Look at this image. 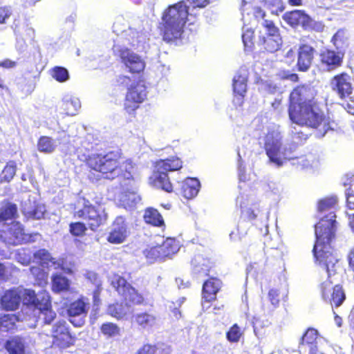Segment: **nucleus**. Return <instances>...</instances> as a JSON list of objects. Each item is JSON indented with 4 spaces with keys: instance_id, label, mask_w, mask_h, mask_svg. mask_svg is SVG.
<instances>
[{
    "instance_id": "f03ea898",
    "label": "nucleus",
    "mask_w": 354,
    "mask_h": 354,
    "mask_svg": "<svg viewBox=\"0 0 354 354\" xmlns=\"http://www.w3.org/2000/svg\"><path fill=\"white\" fill-rule=\"evenodd\" d=\"M84 163L95 180L133 179L134 164L131 159H124L120 150H112L103 154L88 155Z\"/></svg>"
},
{
    "instance_id": "39448f33",
    "label": "nucleus",
    "mask_w": 354,
    "mask_h": 354,
    "mask_svg": "<svg viewBox=\"0 0 354 354\" xmlns=\"http://www.w3.org/2000/svg\"><path fill=\"white\" fill-rule=\"evenodd\" d=\"M73 217L86 221V223L82 221H74L69 223V233L74 237L86 236L88 229L96 232L107 220V214L105 209L101 207L100 203H97L95 205L85 198H84L82 207L74 209Z\"/></svg>"
},
{
    "instance_id": "774afa93",
    "label": "nucleus",
    "mask_w": 354,
    "mask_h": 354,
    "mask_svg": "<svg viewBox=\"0 0 354 354\" xmlns=\"http://www.w3.org/2000/svg\"><path fill=\"white\" fill-rule=\"evenodd\" d=\"M285 8V6L283 3H281V5L277 8L276 10L272 11V14L274 15H278L279 13L283 12Z\"/></svg>"
},
{
    "instance_id": "9d476101",
    "label": "nucleus",
    "mask_w": 354,
    "mask_h": 354,
    "mask_svg": "<svg viewBox=\"0 0 354 354\" xmlns=\"http://www.w3.org/2000/svg\"><path fill=\"white\" fill-rule=\"evenodd\" d=\"M282 142L278 133L271 131L265 136L264 149L269 158V161L277 167L283 165V160L295 159L296 157L290 156L288 152L291 149L284 148L281 152Z\"/></svg>"
},
{
    "instance_id": "f257e3e1",
    "label": "nucleus",
    "mask_w": 354,
    "mask_h": 354,
    "mask_svg": "<svg viewBox=\"0 0 354 354\" xmlns=\"http://www.w3.org/2000/svg\"><path fill=\"white\" fill-rule=\"evenodd\" d=\"M288 113L293 124L315 129L322 136L333 129L334 121L323 110L316 91L310 86L300 84L291 91Z\"/></svg>"
},
{
    "instance_id": "c756f323",
    "label": "nucleus",
    "mask_w": 354,
    "mask_h": 354,
    "mask_svg": "<svg viewBox=\"0 0 354 354\" xmlns=\"http://www.w3.org/2000/svg\"><path fill=\"white\" fill-rule=\"evenodd\" d=\"M69 279L60 274L52 276L51 289L54 293H60L70 290Z\"/></svg>"
},
{
    "instance_id": "6e6552de",
    "label": "nucleus",
    "mask_w": 354,
    "mask_h": 354,
    "mask_svg": "<svg viewBox=\"0 0 354 354\" xmlns=\"http://www.w3.org/2000/svg\"><path fill=\"white\" fill-rule=\"evenodd\" d=\"M52 339L49 349L55 353H62L74 346L77 340L76 335L72 332L65 321H58L53 324L50 330Z\"/></svg>"
},
{
    "instance_id": "052dcab7",
    "label": "nucleus",
    "mask_w": 354,
    "mask_h": 354,
    "mask_svg": "<svg viewBox=\"0 0 354 354\" xmlns=\"http://www.w3.org/2000/svg\"><path fill=\"white\" fill-rule=\"evenodd\" d=\"M294 138L302 142L308 138V136L300 131L295 133Z\"/></svg>"
},
{
    "instance_id": "e433bc0d",
    "label": "nucleus",
    "mask_w": 354,
    "mask_h": 354,
    "mask_svg": "<svg viewBox=\"0 0 354 354\" xmlns=\"http://www.w3.org/2000/svg\"><path fill=\"white\" fill-rule=\"evenodd\" d=\"M33 261L37 263L44 266H48L50 263H55V259L46 249H39L33 253Z\"/></svg>"
},
{
    "instance_id": "a18cd8bd",
    "label": "nucleus",
    "mask_w": 354,
    "mask_h": 354,
    "mask_svg": "<svg viewBox=\"0 0 354 354\" xmlns=\"http://www.w3.org/2000/svg\"><path fill=\"white\" fill-rule=\"evenodd\" d=\"M287 295L286 292H281L279 288H271L268 292V297L270 303L274 307H277L281 300L287 297Z\"/></svg>"
},
{
    "instance_id": "49530a36",
    "label": "nucleus",
    "mask_w": 354,
    "mask_h": 354,
    "mask_svg": "<svg viewBox=\"0 0 354 354\" xmlns=\"http://www.w3.org/2000/svg\"><path fill=\"white\" fill-rule=\"evenodd\" d=\"M51 76L59 82H64L69 79L68 70L63 66H55L51 70Z\"/></svg>"
},
{
    "instance_id": "ea45409f",
    "label": "nucleus",
    "mask_w": 354,
    "mask_h": 354,
    "mask_svg": "<svg viewBox=\"0 0 354 354\" xmlns=\"http://www.w3.org/2000/svg\"><path fill=\"white\" fill-rule=\"evenodd\" d=\"M254 207H247L241 205V218L243 221L250 222L255 220L261 210L259 207H257L256 204L253 205Z\"/></svg>"
},
{
    "instance_id": "de8ad7c7",
    "label": "nucleus",
    "mask_w": 354,
    "mask_h": 354,
    "mask_svg": "<svg viewBox=\"0 0 354 354\" xmlns=\"http://www.w3.org/2000/svg\"><path fill=\"white\" fill-rule=\"evenodd\" d=\"M242 335L241 328L237 324H234L227 331L226 338L231 343H236L240 340Z\"/></svg>"
},
{
    "instance_id": "a878e982",
    "label": "nucleus",
    "mask_w": 354,
    "mask_h": 354,
    "mask_svg": "<svg viewBox=\"0 0 354 354\" xmlns=\"http://www.w3.org/2000/svg\"><path fill=\"white\" fill-rule=\"evenodd\" d=\"M156 321V317L148 312H141L131 317V324L139 328L146 329L152 327Z\"/></svg>"
},
{
    "instance_id": "79ce46f5",
    "label": "nucleus",
    "mask_w": 354,
    "mask_h": 354,
    "mask_svg": "<svg viewBox=\"0 0 354 354\" xmlns=\"http://www.w3.org/2000/svg\"><path fill=\"white\" fill-rule=\"evenodd\" d=\"M19 317L15 314H5L0 316V329L8 331L15 328Z\"/></svg>"
},
{
    "instance_id": "2eb2a0df",
    "label": "nucleus",
    "mask_w": 354,
    "mask_h": 354,
    "mask_svg": "<svg viewBox=\"0 0 354 354\" xmlns=\"http://www.w3.org/2000/svg\"><path fill=\"white\" fill-rule=\"evenodd\" d=\"M21 301L24 304V289L12 288L3 292L0 304L5 310L14 311L19 308Z\"/></svg>"
},
{
    "instance_id": "4be33fe9",
    "label": "nucleus",
    "mask_w": 354,
    "mask_h": 354,
    "mask_svg": "<svg viewBox=\"0 0 354 354\" xmlns=\"http://www.w3.org/2000/svg\"><path fill=\"white\" fill-rule=\"evenodd\" d=\"M150 183L158 189H160L167 193L173 192V185L170 182L168 174L162 170L154 168L149 178Z\"/></svg>"
},
{
    "instance_id": "c03bdc74",
    "label": "nucleus",
    "mask_w": 354,
    "mask_h": 354,
    "mask_svg": "<svg viewBox=\"0 0 354 354\" xmlns=\"http://www.w3.org/2000/svg\"><path fill=\"white\" fill-rule=\"evenodd\" d=\"M81 107L80 101L77 99H71L64 102L63 109L65 114L69 116L75 115Z\"/></svg>"
},
{
    "instance_id": "b1692460",
    "label": "nucleus",
    "mask_w": 354,
    "mask_h": 354,
    "mask_svg": "<svg viewBox=\"0 0 354 354\" xmlns=\"http://www.w3.org/2000/svg\"><path fill=\"white\" fill-rule=\"evenodd\" d=\"M18 218L17 205L9 201H3L0 207V225H4L8 221Z\"/></svg>"
},
{
    "instance_id": "a19ab883",
    "label": "nucleus",
    "mask_w": 354,
    "mask_h": 354,
    "mask_svg": "<svg viewBox=\"0 0 354 354\" xmlns=\"http://www.w3.org/2000/svg\"><path fill=\"white\" fill-rule=\"evenodd\" d=\"M37 149L40 152L50 153L55 149L56 145L52 138L46 136L39 137L37 141Z\"/></svg>"
},
{
    "instance_id": "680f3d73",
    "label": "nucleus",
    "mask_w": 354,
    "mask_h": 354,
    "mask_svg": "<svg viewBox=\"0 0 354 354\" xmlns=\"http://www.w3.org/2000/svg\"><path fill=\"white\" fill-rule=\"evenodd\" d=\"M131 79L127 75H120L118 78V82L120 85L127 86L130 82Z\"/></svg>"
},
{
    "instance_id": "09e8293b",
    "label": "nucleus",
    "mask_w": 354,
    "mask_h": 354,
    "mask_svg": "<svg viewBox=\"0 0 354 354\" xmlns=\"http://www.w3.org/2000/svg\"><path fill=\"white\" fill-rule=\"evenodd\" d=\"M24 216L28 219L39 220L44 215V208L39 205H35L30 209L24 212Z\"/></svg>"
},
{
    "instance_id": "393cba45",
    "label": "nucleus",
    "mask_w": 354,
    "mask_h": 354,
    "mask_svg": "<svg viewBox=\"0 0 354 354\" xmlns=\"http://www.w3.org/2000/svg\"><path fill=\"white\" fill-rule=\"evenodd\" d=\"M259 44L264 51L273 53L279 50L282 45V38L280 35L259 37Z\"/></svg>"
},
{
    "instance_id": "bf43d9fd",
    "label": "nucleus",
    "mask_w": 354,
    "mask_h": 354,
    "mask_svg": "<svg viewBox=\"0 0 354 354\" xmlns=\"http://www.w3.org/2000/svg\"><path fill=\"white\" fill-rule=\"evenodd\" d=\"M194 7L204 8L209 3V0H190Z\"/></svg>"
},
{
    "instance_id": "bb28decb",
    "label": "nucleus",
    "mask_w": 354,
    "mask_h": 354,
    "mask_svg": "<svg viewBox=\"0 0 354 354\" xmlns=\"http://www.w3.org/2000/svg\"><path fill=\"white\" fill-rule=\"evenodd\" d=\"M154 168L165 171H174L183 167V162L180 158L174 156L166 159H160L155 162Z\"/></svg>"
},
{
    "instance_id": "412c9836",
    "label": "nucleus",
    "mask_w": 354,
    "mask_h": 354,
    "mask_svg": "<svg viewBox=\"0 0 354 354\" xmlns=\"http://www.w3.org/2000/svg\"><path fill=\"white\" fill-rule=\"evenodd\" d=\"M222 282L217 277H210L204 281L202 288V297L206 302H212L216 299V295L221 288Z\"/></svg>"
},
{
    "instance_id": "6e6d98bb",
    "label": "nucleus",
    "mask_w": 354,
    "mask_h": 354,
    "mask_svg": "<svg viewBox=\"0 0 354 354\" xmlns=\"http://www.w3.org/2000/svg\"><path fill=\"white\" fill-rule=\"evenodd\" d=\"M12 14L11 10L8 6L0 7V24H4Z\"/></svg>"
},
{
    "instance_id": "58836bf2",
    "label": "nucleus",
    "mask_w": 354,
    "mask_h": 354,
    "mask_svg": "<svg viewBox=\"0 0 354 354\" xmlns=\"http://www.w3.org/2000/svg\"><path fill=\"white\" fill-rule=\"evenodd\" d=\"M143 254L145 258L147 259V261L150 263L164 260L160 245L146 248L143 251Z\"/></svg>"
},
{
    "instance_id": "864d4df0",
    "label": "nucleus",
    "mask_w": 354,
    "mask_h": 354,
    "mask_svg": "<svg viewBox=\"0 0 354 354\" xmlns=\"http://www.w3.org/2000/svg\"><path fill=\"white\" fill-rule=\"evenodd\" d=\"M30 270L37 280L46 283L48 279V273L44 270L37 267H31Z\"/></svg>"
},
{
    "instance_id": "c85d7f7f",
    "label": "nucleus",
    "mask_w": 354,
    "mask_h": 354,
    "mask_svg": "<svg viewBox=\"0 0 354 354\" xmlns=\"http://www.w3.org/2000/svg\"><path fill=\"white\" fill-rule=\"evenodd\" d=\"M317 330L314 328H308L301 337L299 344L309 346L310 347V354H314L317 351Z\"/></svg>"
},
{
    "instance_id": "423d86ee",
    "label": "nucleus",
    "mask_w": 354,
    "mask_h": 354,
    "mask_svg": "<svg viewBox=\"0 0 354 354\" xmlns=\"http://www.w3.org/2000/svg\"><path fill=\"white\" fill-rule=\"evenodd\" d=\"M111 285L124 303L115 301L108 305L107 313L111 317L118 320L123 319L127 315L126 308L145 304L143 295L133 287L124 277L120 275L114 276Z\"/></svg>"
},
{
    "instance_id": "f8f14e48",
    "label": "nucleus",
    "mask_w": 354,
    "mask_h": 354,
    "mask_svg": "<svg viewBox=\"0 0 354 354\" xmlns=\"http://www.w3.org/2000/svg\"><path fill=\"white\" fill-rule=\"evenodd\" d=\"M319 289L322 298L332 307L338 308L346 300V294L342 286L339 284L333 286L330 278L319 285Z\"/></svg>"
},
{
    "instance_id": "c9c22d12",
    "label": "nucleus",
    "mask_w": 354,
    "mask_h": 354,
    "mask_svg": "<svg viewBox=\"0 0 354 354\" xmlns=\"http://www.w3.org/2000/svg\"><path fill=\"white\" fill-rule=\"evenodd\" d=\"M232 86L234 95L243 99L247 92V78L241 74L236 75Z\"/></svg>"
},
{
    "instance_id": "2f4dec72",
    "label": "nucleus",
    "mask_w": 354,
    "mask_h": 354,
    "mask_svg": "<svg viewBox=\"0 0 354 354\" xmlns=\"http://www.w3.org/2000/svg\"><path fill=\"white\" fill-rule=\"evenodd\" d=\"M162 343L144 344L135 354H169V347L162 348Z\"/></svg>"
},
{
    "instance_id": "f3484780",
    "label": "nucleus",
    "mask_w": 354,
    "mask_h": 354,
    "mask_svg": "<svg viewBox=\"0 0 354 354\" xmlns=\"http://www.w3.org/2000/svg\"><path fill=\"white\" fill-rule=\"evenodd\" d=\"M23 225L18 221H12L6 230L1 232L3 241L10 245L21 244L25 239Z\"/></svg>"
},
{
    "instance_id": "7ed1b4c3",
    "label": "nucleus",
    "mask_w": 354,
    "mask_h": 354,
    "mask_svg": "<svg viewBox=\"0 0 354 354\" xmlns=\"http://www.w3.org/2000/svg\"><path fill=\"white\" fill-rule=\"evenodd\" d=\"M336 215L334 211L322 218L315 225L316 241L313 247L315 263L325 270L330 278L338 259L331 243L335 239Z\"/></svg>"
},
{
    "instance_id": "69168bd1",
    "label": "nucleus",
    "mask_w": 354,
    "mask_h": 354,
    "mask_svg": "<svg viewBox=\"0 0 354 354\" xmlns=\"http://www.w3.org/2000/svg\"><path fill=\"white\" fill-rule=\"evenodd\" d=\"M281 104H282V100L281 99H275L272 102V106L273 107V109H279L281 107Z\"/></svg>"
},
{
    "instance_id": "13d9d810",
    "label": "nucleus",
    "mask_w": 354,
    "mask_h": 354,
    "mask_svg": "<svg viewBox=\"0 0 354 354\" xmlns=\"http://www.w3.org/2000/svg\"><path fill=\"white\" fill-rule=\"evenodd\" d=\"M17 66V62L12 61L10 59H5L2 61H0V67L3 68H12Z\"/></svg>"
},
{
    "instance_id": "0e129e2a",
    "label": "nucleus",
    "mask_w": 354,
    "mask_h": 354,
    "mask_svg": "<svg viewBox=\"0 0 354 354\" xmlns=\"http://www.w3.org/2000/svg\"><path fill=\"white\" fill-rule=\"evenodd\" d=\"M346 204L348 209H354V193L347 196Z\"/></svg>"
},
{
    "instance_id": "37998d69",
    "label": "nucleus",
    "mask_w": 354,
    "mask_h": 354,
    "mask_svg": "<svg viewBox=\"0 0 354 354\" xmlns=\"http://www.w3.org/2000/svg\"><path fill=\"white\" fill-rule=\"evenodd\" d=\"M337 203V198L335 196L325 197L319 201L317 210L319 212L335 209Z\"/></svg>"
},
{
    "instance_id": "20e7f679",
    "label": "nucleus",
    "mask_w": 354,
    "mask_h": 354,
    "mask_svg": "<svg viewBox=\"0 0 354 354\" xmlns=\"http://www.w3.org/2000/svg\"><path fill=\"white\" fill-rule=\"evenodd\" d=\"M189 16V7L180 1L169 6L162 12L157 30L163 41L178 44L184 37L185 25Z\"/></svg>"
},
{
    "instance_id": "aec40b11",
    "label": "nucleus",
    "mask_w": 354,
    "mask_h": 354,
    "mask_svg": "<svg viewBox=\"0 0 354 354\" xmlns=\"http://www.w3.org/2000/svg\"><path fill=\"white\" fill-rule=\"evenodd\" d=\"M283 19L290 26L296 27L301 25L304 29L312 28L313 20L310 17L302 10H294L285 12Z\"/></svg>"
},
{
    "instance_id": "6ab92c4d",
    "label": "nucleus",
    "mask_w": 354,
    "mask_h": 354,
    "mask_svg": "<svg viewBox=\"0 0 354 354\" xmlns=\"http://www.w3.org/2000/svg\"><path fill=\"white\" fill-rule=\"evenodd\" d=\"M316 50L308 44H301L297 50V61L296 66L297 71L306 72L310 68Z\"/></svg>"
},
{
    "instance_id": "4468645a",
    "label": "nucleus",
    "mask_w": 354,
    "mask_h": 354,
    "mask_svg": "<svg viewBox=\"0 0 354 354\" xmlns=\"http://www.w3.org/2000/svg\"><path fill=\"white\" fill-rule=\"evenodd\" d=\"M118 55L121 62L128 68L132 74H140L145 68V62L140 55L135 53L128 48H120Z\"/></svg>"
},
{
    "instance_id": "7c9ffc66",
    "label": "nucleus",
    "mask_w": 354,
    "mask_h": 354,
    "mask_svg": "<svg viewBox=\"0 0 354 354\" xmlns=\"http://www.w3.org/2000/svg\"><path fill=\"white\" fill-rule=\"evenodd\" d=\"M160 245L164 260L171 258L180 249L178 241L174 238H167Z\"/></svg>"
},
{
    "instance_id": "5fc2aeb1",
    "label": "nucleus",
    "mask_w": 354,
    "mask_h": 354,
    "mask_svg": "<svg viewBox=\"0 0 354 354\" xmlns=\"http://www.w3.org/2000/svg\"><path fill=\"white\" fill-rule=\"evenodd\" d=\"M254 36V32L252 30L247 29L243 32L242 35V40L245 46L248 48H251L252 46Z\"/></svg>"
},
{
    "instance_id": "ddd939ff",
    "label": "nucleus",
    "mask_w": 354,
    "mask_h": 354,
    "mask_svg": "<svg viewBox=\"0 0 354 354\" xmlns=\"http://www.w3.org/2000/svg\"><path fill=\"white\" fill-rule=\"evenodd\" d=\"M129 234V227L126 217L118 216L111 224L106 241L111 244H120L126 241Z\"/></svg>"
},
{
    "instance_id": "cd10ccee",
    "label": "nucleus",
    "mask_w": 354,
    "mask_h": 354,
    "mask_svg": "<svg viewBox=\"0 0 354 354\" xmlns=\"http://www.w3.org/2000/svg\"><path fill=\"white\" fill-rule=\"evenodd\" d=\"M330 42L338 51L344 52L348 47V35L345 28H339L330 39Z\"/></svg>"
},
{
    "instance_id": "1a4fd4ad",
    "label": "nucleus",
    "mask_w": 354,
    "mask_h": 354,
    "mask_svg": "<svg viewBox=\"0 0 354 354\" xmlns=\"http://www.w3.org/2000/svg\"><path fill=\"white\" fill-rule=\"evenodd\" d=\"M147 87L143 78H139L128 87L124 101V111L129 117V120L136 118V111L147 99Z\"/></svg>"
},
{
    "instance_id": "3c124183",
    "label": "nucleus",
    "mask_w": 354,
    "mask_h": 354,
    "mask_svg": "<svg viewBox=\"0 0 354 354\" xmlns=\"http://www.w3.org/2000/svg\"><path fill=\"white\" fill-rule=\"evenodd\" d=\"M102 286L100 281H98L95 284V288L92 292L93 305L94 306H99L101 304V293L102 291Z\"/></svg>"
},
{
    "instance_id": "473e14b6",
    "label": "nucleus",
    "mask_w": 354,
    "mask_h": 354,
    "mask_svg": "<svg viewBox=\"0 0 354 354\" xmlns=\"http://www.w3.org/2000/svg\"><path fill=\"white\" fill-rule=\"evenodd\" d=\"M143 218L147 223L153 226L162 227L165 225V221L162 215L155 208H147L145 211Z\"/></svg>"
},
{
    "instance_id": "5701e85b",
    "label": "nucleus",
    "mask_w": 354,
    "mask_h": 354,
    "mask_svg": "<svg viewBox=\"0 0 354 354\" xmlns=\"http://www.w3.org/2000/svg\"><path fill=\"white\" fill-rule=\"evenodd\" d=\"M200 187L196 178H187L181 183L180 194L186 199H192L197 196Z\"/></svg>"
},
{
    "instance_id": "dca6fc26",
    "label": "nucleus",
    "mask_w": 354,
    "mask_h": 354,
    "mask_svg": "<svg viewBox=\"0 0 354 354\" xmlns=\"http://www.w3.org/2000/svg\"><path fill=\"white\" fill-rule=\"evenodd\" d=\"M330 86L332 90L335 91L341 99L349 97L353 93L351 77L346 72H342L334 75L331 79Z\"/></svg>"
},
{
    "instance_id": "603ef678",
    "label": "nucleus",
    "mask_w": 354,
    "mask_h": 354,
    "mask_svg": "<svg viewBox=\"0 0 354 354\" xmlns=\"http://www.w3.org/2000/svg\"><path fill=\"white\" fill-rule=\"evenodd\" d=\"M181 306L180 303L171 302L169 305V310L171 313L170 317L174 320H178L181 317V312L180 308Z\"/></svg>"
},
{
    "instance_id": "a211bd4d",
    "label": "nucleus",
    "mask_w": 354,
    "mask_h": 354,
    "mask_svg": "<svg viewBox=\"0 0 354 354\" xmlns=\"http://www.w3.org/2000/svg\"><path fill=\"white\" fill-rule=\"evenodd\" d=\"M344 52L325 48L319 53V62L328 71L336 70L343 64Z\"/></svg>"
},
{
    "instance_id": "9b49d317",
    "label": "nucleus",
    "mask_w": 354,
    "mask_h": 354,
    "mask_svg": "<svg viewBox=\"0 0 354 354\" xmlns=\"http://www.w3.org/2000/svg\"><path fill=\"white\" fill-rule=\"evenodd\" d=\"M66 314L68 322L75 328H81L86 323L90 304L88 299L80 295L77 299L65 304Z\"/></svg>"
},
{
    "instance_id": "8fccbe9b",
    "label": "nucleus",
    "mask_w": 354,
    "mask_h": 354,
    "mask_svg": "<svg viewBox=\"0 0 354 354\" xmlns=\"http://www.w3.org/2000/svg\"><path fill=\"white\" fill-rule=\"evenodd\" d=\"M262 26L266 30V35H280L279 28L275 25L274 22L272 20L264 19Z\"/></svg>"
},
{
    "instance_id": "f704fd0d",
    "label": "nucleus",
    "mask_w": 354,
    "mask_h": 354,
    "mask_svg": "<svg viewBox=\"0 0 354 354\" xmlns=\"http://www.w3.org/2000/svg\"><path fill=\"white\" fill-rule=\"evenodd\" d=\"M17 163L15 160H8L0 173V183H9L17 172Z\"/></svg>"
},
{
    "instance_id": "4c0bfd02",
    "label": "nucleus",
    "mask_w": 354,
    "mask_h": 354,
    "mask_svg": "<svg viewBox=\"0 0 354 354\" xmlns=\"http://www.w3.org/2000/svg\"><path fill=\"white\" fill-rule=\"evenodd\" d=\"M6 348L10 354H24L25 346L20 337H15L8 340Z\"/></svg>"
},
{
    "instance_id": "72a5a7b5",
    "label": "nucleus",
    "mask_w": 354,
    "mask_h": 354,
    "mask_svg": "<svg viewBox=\"0 0 354 354\" xmlns=\"http://www.w3.org/2000/svg\"><path fill=\"white\" fill-rule=\"evenodd\" d=\"M100 333L106 339H114L121 335V328L115 323L104 322L100 326Z\"/></svg>"
},
{
    "instance_id": "4d7b16f0",
    "label": "nucleus",
    "mask_w": 354,
    "mask_h": 354,
    "mask_svg": "<svg viewBox=\"0 0 354 354\" xmlns=\"http://www.w3.org/2000/svg\"><path fill=\"white\" fill-rule=\"evenodd\" d=\"M253 15L257 19H264L266 12L259 6H254L252 8Z\"/></svg>"
},
{
    "instance_id": "e2e57ef3",
    "label": "nucleus",
    "mask_w": 354,
    "mask_h": 354,
    "mask_svg": "<svg viewBox=\"0 0 354 354\" xmlns=\"http://www.w3.org/2000/svg\"><path fill=\"white\" fill-rule=\"evenodd\" d=\"M282 79L290 80L293 82H297L299 81V76L296 73H286L282 77Z\"/></svg>"
},
{
    "instance_id": "338daca9",
    "label": "nucleus",
    "mask_w": 354,
    "mask_h": 354,
    "mask_svg": "<svg viewBox=\"0 0 354 354\" xmlns=\"http://www.w3.org/2000/svg\"><path fill=\"white\" fill-rule=\"evenodd\" d=\"M344 109L348 113L354 115V104L346 103Z\"/></svg>"
},
{
    "instance_id": "0eeeda50",
    "label": "nucleus",
    "mask_w": 354,
    "mask_h": 354,
    "mask_svg": "<svg viewBox=\"0 0 354 354\" xmlns=\"http://www.w3.org/2000/svg\"><path fill=\"white\" fill-rule=\"evenodd\" d=\"M24 304L38 310L44 316L43 320L46 324H50L56 317L52 306L51 297L46 290L36 293L32 289H24Z\"/></svg>"
}]
</instances>
